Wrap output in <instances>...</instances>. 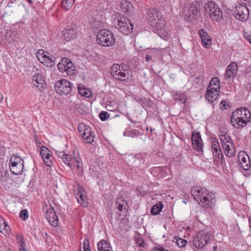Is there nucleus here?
<instances>
[{"label": "nucleus", "mask_w": 251, "mask_h": 251, "mask_svg": "<svg viewBox=\"0 0 251 251\" xmlns=\"http://www.w3.org/2000/svg\"><path fill=\"white\" fill-rule=\"evenodd\" d=\"M120 66L118 64H114L111 68L110 73L114 77V75L117 74V73L120 70Z\"/></svg>", "instance_id": "obj_42"}, {"label": "nucleus", "mask_w": 251, "mask_h": 251, "mask_svg": "<svg viewBox=\"0 0 251 251\" xmlns=\"http://www.w3.org/2000/svg\"><path fill=\"white\" fill-rule=\"evenodd\" d=\"M9 166L12 174L20 175L23 171L24 160L22 158H10Z\"/></svg>", "instance_id": "obj_8"}, {"label": "nucleus", "mask_w": 251, "mask_h": 251, "mask_svg": "<svg viewBox=\"0 0 251 251\" xmlns=\"http://www.w3.org/2000/svg\"><path fill=\"white\" fill-rule=\"evenodd\" d=\"M208 192V190L206 188L203 187L202 188L200 186H196L192 188L191 193L193 196L194 200L197 201L201 200V198H202L206 193Z\"/></svg>", "instance_id": "obj_12"}, {"label": "nucleus", "mask_w": 251, "mask_h": 251, "mask_svg": "<svg viewBox=\"0 0 251 251\" xmlns=\"http://www.w3.org/2000/svg\"><path fill=\"white\" fill-rule=\"evenodd\" d=\"M199 35L201 39L203 46L206 48H209L211 43V39L210 38L207 32L203 29H201L199 31Z\"/></svg>", "instance_id": "obj_17"}, {"label": "nucleus", "mask_w": 251, "mask_h": 251, "mask_svg": "<svg viewBox=\"0 0 251 251\" xmlns=\"http://www.w3.org/2000/svg\"><path fill=\"white\" fill-rule=\"evenodd\" d=\"M117 203L118 204L117 208L119 211H122L124 209H126V207L127 204L125 201H122L120 202L117 201Z\"/></svg>", "instance_id": "obj_43"}, {"label": "nucleus", "mask_w": 251, "mask_h": 251, "mask_svg": "<svg viewBox=\"0 0 251 251\" xmlns=\"http://www.w3.org/2000/svg\"><path fill=\"white\" fill-rule=\"evenodd\" d=\"M9 178V173L6 170L0 169V182H6Z\"/></svg>", "instance_id": "obj_36"}, {"label": "nucleus", "mask_w": 251, "mask_h": 251, "mask_svg": "<svg viewBox=\"0 0 251 251\" xmlns=\"http://www.w3.org/2000/svg\"><path fill=\"white\" fill-rule=\"evenodd\" d=\"M114 78L118 80L125 81L127 79L128 77L125 72H122L120 70L117 74L114 75Z\"/></svg>", "instance_id": "obj_35"}, {"label": "nucleus", "mask_w": 251, "mask_h": 251, "mask_svg": "<svg viewBox=\"0 0 251 251\" xmlns=\"http://www.w3.org/2000/svg\"><path fill=\"white\" fill-rule=\"evenodd\" d=\"M48 213H49L48 222L50 224L51 226L54 227L57 226L59 222L58 217L56 213L52 208L50 209V211L48 210Z\"/></svg>", "instance_id": "obj_24"}, {"label": "nucleus", "mask_w": 251, "mask_h": 251, "mask_svg": "<svg viewBox=\"0 0 251 251\" xmlns=\"http://www.w3.org/2000/svg\"><path fill=\"white\" fill-rule=\"evenodd\" d=\"M76 30L73 27H67L62 32V37L67 42L75 39L76 37Z\"/></svg>", "instance_id": "obj_16"}, {"label": "nucleus", "mask_w": 251, "mask_h": 251, "mask_svg": "<svg viewBox=\"0 0 251 251\" xmlns=\"http://www.w3.org/2000/svg\"><path fill=\"white\" fill-rule=\"evenodd\" d=\"M93 132H91V129L88 126H84V130L82 134V137L84 141L87 143L90 144L93 141Z\"/></svg>", "instance_id": "obj_22"}, {"label": "nucleus", "mask_w": 251, "mask_h": 251, "mask_svg": "<svg viewBox=\"0 0 251 251\" xmlns=\"http://www.w3.org/2000/svg\"><path fill=\"white\" fill-rule=\"evenodd\" d=\"M223 150L227 157H232L235 154V148L232 143L227 145H224Z\"/></svg>", "instance_id": "obj_27"}, {"label": "nucleus", "mask_w": 251, "mask_h": 251, "mask_svg": "<svg viewBox=\"0 0 251 251\" xmlns=\"http://www.w3.org/2000/svg\"><path fill=\"white\" fill-rule=\"evenodd\" d=\"M211 149L213 154V157H223L220 144L216 138L211 139Z\"/></svg>", "instance_id": "obj_18"}, {"label": "nucleus", "mask_w": 251, "mask_h": 251, "mask_svg": "<svg viewBox=\"0 0 251 251\" xmlns=\"http://www.w3.org/2000/svg\"><path fill=\"white\" fill-rule=\"evenodd\" d=\"M84 188L83 187L78 185V192L76 194V199L78 202H79L83 207L87 206L86 203L84 201V200L86 198V196L84 195Z\"/></svg>", "instance_id": "obj_23"}, {"label": "nucleus", "mask_w": 251, "mask_h": 251, "mask_svg": "<svg viewBox=\"0 0 251 251\" xmlns=\"http://www.w3.org/2000/svg\"><path fill=\"white\" fill-rule=\"evenodd\" d=\"M249 14V10L246 6L239 4L236 7V10L234 11L235 18L241 21H245L247 19Z\"/></svg>", "instance_id": "obj_11"}, {"label": "nucleus", "mask_w": 251, "mask_h": 251, "mask_svg": "<svg viewBox=\"0 0 251 251\" xmlns=\"http://www.w3.org/2000/svg\"><path fill=\"white\" fill-rule=\"evenodd\" d=\"M5 37L8 42L10 43L15 40L17 38V34L15 32L9 31L7 32Z\"/></svg>", "instance_id": "obj_39"}, {"label": "nucleus", "mask_w": 251, "mask_h": 251, "mask_svg": "<svg viewBox=\"0 0 251 251\" xmlns=\"http://www.w3.org/2000/svg\"><path fill=\"white\" fill-rule=\"evenodd\" d=\"M217 158V161L218 162H220L221 164H223L224 160V158L221 157V158ZM217 165H219V162L217 163Z\"/></svg>", "instance_id": "obj_59"}, {"label": "nucleus", "mask_w": 251, "mask_h": 251, "mask_svg": "<svg viewBox=\"0 0 251 251\" xmlns=\"http://www.w3.org/2000/svg\"><path fill=\"white\" fill-rule=\"evenodd\" d=\"M74 158L75 159V162H76L77 167L79 169V168H80L81 167V165H80V164L79 163V161H78V159H80V158Z\"/></svg>", "instance_id": "obj_60"}, {"label": "nucleus", "mask_w": 251, "mask_h": 251, "mask_svg": "<svg viewBox=\"0 0 251 251\" xmlns=\"http://www.w3.org/2000/svg\"><path fill=\"white\" fill-rule=\"evenodd\" d=\"M237 68V64L234 62H231L227 68L225 77L226 78L234 77L236 74Z\"/></svg>", "instance_id": "obj_20"}, {"label": "nucleus", "mask_w": 251, "mask_h": 251, "mask_svg": "<svg viewBox=\"0 0 251 251\" xmlns=\"http://www.w3.org/2000/svg\"><path fill=\"white\" fill-rule=\"evenodd\" d=\"M220 141L221 142H230V138L229 136L227 135L226 134L223 135H220Z\"/></svg>", "instance_id": "obj_47"}, {"label": "nucleus", "mask_w": 251, "mask_h": 251, "mask_svg": "<svg viewBox=\"0 0 251 251\" xmlns=\"http://www.w3.org/2000/svg\"><path fill=\"white\" fill-rule=\"evenodd\" d=\"M75 2V0H63L62 1V7L65 10L71 8Z\"/></svg>", "instance_id": "obj_37"}, {"label": "nucleus", "mask_w": 251, "mask_h": 251, "mask_svg": "<svg viewBox=\"0 0 251 251\" xmlns=\"http://www.w3.org/2000/svg\"><path fill=\"white\" fill-rule=\"evenodd\" d=\"M204 13L206 17L217 22L223 20V12L218 5L214 1L206 2L204 5Z\"/></svg>", "instance_id": "obj_1"}, {"label": "nucleus", "mask_w": 251, "mask_h": 251, "mask_svg": "<svg viewBox=\"0 0 251 251\" xmlns=\"http://www.w3.org/2000/svg\"><path fill=\"white\" fill-rule=\"evenodd\" d=\"M137 243L140 246V247H144L145 245L144 241L142 238H139L137 240Z\"/></svg>", "instance_id": "obj_54"}, {"label": "nucleus", "mask_w": 251, "mask_h": 251, "mask_svg": "<svg viewBox=\"0 0 251 251\" xmlns=\"http://www.w3.org/2000/svg\"><path fill=\"white\" fill-rule=\"evenodd\" d=\"M57 67L60 72L66 73L68 75L71 76L75 74L76 69L72 62L65 66H62L61 64H57Z\"/></svg>", "instance_id": "obj_15"}, {"label": "nucleus", "mask_w": 251, "mask_h": 251, "mask_svg": "<svg viewBox=\"0 0 251 251\" xmlns=\"http://www.w3.org/2000/svg\"><path fill=\"white\" fill-rule=\"evenodd\" d=\"M236 116L238 117L237 125H243L246 126L247 123L250 121L251 118V114L250 111L245 107H241L237 109L233 112Z\"/></svg>", "instance_id": "obj_7"}, {"label": "nucleus", "mask_w": 251, "mask_h": 251, "mask_svg": "<svg viewBox=\"0 0 251 251\" xmlns=\"http://www.w3.org/2000/svg\"><path fill=\"white\" fill-rule=\"evenodd\" d=\"M45 51L43 50H39L36 52V56L40 62L47 66V55L45 54Z\"/></svg>", "instance_id": "obj_29"}, {"label": "nucleus", "mask_w": 251, "mask_h": 251, "mask_svg": "<svg viewBox=\"0 0 251 251\" xmlns=\"http://www.w3.org/2000/svg\"><path fill=\"white\" fill-rule=\"evenodd\" d=\"M219 92L220 89L207 87L205 97L209 102H213L218 98Z\"/></svg>", "instance_id": "obj_19"}, {"label": "nucleus", "mask_w": 251, "mask_h": 251, "mask_svg": "<svg viewBox=\"0 0 251 251\" xmlns=\"http://www.w3.org/2000/svg\"><path fill=\"white\" fill-rule=\"evenodd\" d=\"M199 5L195 1L191 3L189 7L184 10V19L189 22H194L198 19L200 12Z\"/></svg>", "instance_id": "obj_4"}, {"label": "nucleus", "mask_w": 251, "mask_h": 251, "mask_svg": "<svg viewBox=\"0 0 251 251\" xmlns=\"http://www.w3.org/2000/svg\"><path fill=\"white\" fill-rule=\"evenodd\" d=\"M223 150L227 157H232L235 154V148L232 143L227 145H224Z\"/></svg>", "instance_id": "obj_26"}, {"label": "nucleus", "mask_w": 251, "mask_h": 251, "mask_svg": "<svg viewBox=\"0 0 251 251\" xmlns=\"http://www.w3.org/2000/svg\"><path fill=\"white\" fill-rule=\"evenodd\" d=\"M244 37L247 39V40L249 42L251 40V34H249L248 33H245L244 34Z\"/></svg>", "instance_id": "obj_56"}, {"label": "nucleus", "mask_w": 251, "mask_h": 251, "mask_svg": "<svg viewBox=\"0 0 251 251\" xmlns=\"http://www.w3.org/2000/svg\"><path fill=\"white\" fill-rule=\"evenodd\" d=\"M151 57L149 55V54H147L146 56V61H149L151 60Z\"/></svg>", "instance_id": "obj_64"}, {"label": "nucleus", "mask_w": 251, "mask_h": 251, "mask_svg": "<svg viewBox=\"0 0 251 251\" xmlns=\"http://www.w3.org/2000/svg\"><path fill=\"white\" fill-rule=\"evenodd\" d=\"M239 162L240 168L244 170H249L251 166L250 158H241V160H239Z\"/></svg>", "instance_id": "obj_30"}, {"label": "nucleus", "mask_w": 251, "mask_h": 251, "mask_svg": "<svg viewBox=\"0 0 251 251\" xmlns=\"http://www.w3.org/2000/svg\"><path fill=\"white\" fill-rule=\"evenodd\" d=\"M47 206V205L46 204L45 202L43 205V209L44 211V213L45 214V217L47 219V209H45V206Z\"/></svg>", "instance_id": "obj_57"}, {"label": "nucleus", "mask_w": 251, "mask_h": 251, "mask_svg": "<svg viewBox=\"0 0 251 251\" xmlns=\"http://www.w3.org/2000/svg\"><path fill=\"white\" fill-rule=\"evenodd\" d=\"M210 234L205 230L199 231L194 237L193 243L196 248H203L209 242Z\"/></svg>", "instance_id": "obj_6"}, {"label": "nucleus", "mask_w": 251, "mask_h": 251, "mask_svg": "<svg viewBox=\"0 0 251 251\" xmlns=\"http://www.w3.org/2000/svg\"><path fill=\"white\" fill-rule=\"evenodd\" d=\"M115 21L117 24L115 25L121 32L125 34H128L132 32L133 25L130 20L122 14L117 13L115 15Z\"/></svg>", "instance_id": "obj_2"}, {"label": "nucleus", "mask_w": 251, "mask_h": 251, "mask_svg": "<svg viewBox=\"0 0 251 251\" xmlns=\"http://www.w3.org/2000/svg\"><path fill=\"white\" fill-rule=\"evenodd\" d=\"M97 41L103 47L112 46L115 42V39L113 33L106 29H102L98 33Z\"/></svg>", "instance_id": "obj_3"}, {"label": "nucleus", "mask_w": 251, "mask_h": 251, "mask_svg": "<svg viewBox=\"0 0 251 251\" xmlns=\"http://www.w3.org/2000/svg\"><path fill=\"white\" fill-rule=\"evenodd\" d=\"M3 232H4V231L7 232L9 230H10V227L8 226V225L6 223L5 221L4 224H3Z\"/></svg>", "instance_id": "obj_52"}, {"label": "nucleus", "mask_w": 251, "mask_h": 251, "mask_svg": "<svg viewBox=\"0 0 251 251\" xmlns=\"http://www.w3.org/2000/svg\"><path fill=\"white\" fill-rule=\"evenodd\" d=\"M32 81L34 85L38 87L41 92H43L47 88L46 78L42 74L37 73L34 75L32 76Z\"/></svg>", "instance_id": "obj_10"}, {"label": "nucleus", "mask_w": 251, "mask_h": 251, "mask_svg": "<svg viewBox=\"0 0 251 251\" xmlns=\"http://www.w3.org/2000/svg\"><path fill=\"white\" fill-rule=\"evenodd\" d=\"M156 251H169L166 250L164 247H160L159 248H157L156 249Z\"/></svg>", "instance_id": "obj_63"}, {"label": "nucleus", "mask_w": 251, "mask_h": 251, "mask_svg": "<svg viewBox=\"0 0 251 251\" xmlns=\"http://www.w3.org/2000/svg\"><path fill=\"white\" fill-rule=\"evenodd\" d=\"M238 121V117L236 116V115L233 112L230 117V122L232 125L236 128H242L244 127L243 125H237Z\"/></svg>", "instance_id": "obj_33"}, {"label": "nucleus", "mask_w": 251, "mask_h": 251, "mask_svg": "<svg viewBox=\"0 0 251 251\" xmlns=\"http://www.w3.org/2000/svg\"><path fill=\"white\" fill-rule=\"evenodd\" d=\"M53 85L56 93L60 95L70 94L73 88L72 83L66 79L56 81Z\"/></svg>", "instance_id": "obj_5"}, {"label": "nucleus", "mask_w": 251, "mask_h": 251, "mask_svg": "<svg viewBox=\"0 0 251 251\" xmlns=\"http://www.w3.org/2000/svg\"><path fill=\"white\" fill-rule=\"evenodd\" d=\"M174 99L178 100L180 103L184 104L186 101V96L182 93L176 92L174 95Z\"/></svg>", "instance_id": "obj_32"}, {"label": "nucleus", "mask_w": 251, "mask_h": 251, "mask_svg": "<svg viewBox=\"0 0 251 251\" xmlns=\"http://www.w3.org/2000/svg\"><path fill=\"white\" fill-rule=\"evenodd\" d=\"M71 62H72L69 59L66 57H63L61 59L60 61L58 63V64H61L62 66L64 67L68 65V64H70Z\"/></svg>", "instance_id": "obj_45"}, {"label": "nucleus", "mask_w": 251, "mask_h": 251, "mask_svg": "<svg viewBox=\"0 0 251 251\" xmlns=\"http://www.w3.org/2000/svg\"><path fill=\"white\" fill-rule=\"evenodd\" d=\"M223 150L227 157H232L235 154V148L232 143L227 145H224Z\"/></svg>", "instance_id": "obj_28"}, {"label": "nucleus", "mask_w": 251, "mask_h": 251, "mask_svg": "<svg viewBox=\"0 0 251 251\" xmlns=\"http://www.w3.org/2000/svg\"><path fill=\"white\" fill-rule=\"evenodd\" d=\"M209 88L220 89V80L217 77H213L211 79L208 86Z\"/></svg>", "instance_id": "obj_34"}, {"label": "nucleus", "mask_w": 251, "mask_h": 251, "mask_svg": "<svg viewBox=\"0 0 251 251\" xmlns=\"http://www.w3.org/2000/svg\"><path fill=\"white\" fill-rule=\"evenodd\" d=\"M78 90L79 93L85 97L89 98V95H90V93L91 92L89 89L85 88L84 87L81 88L80 86H79L78 88Z\"/></svg>", "instance_id": "obj_40"}, {"label": "nucleus", "mask_w": 251, "mask_h": 251, "mask_svg": "<svg viewBox=\"0 0 251 251\" xmlns=\"http://www.w3.org/2000/svg\"><path fill=\"white\" fill-rule=\"evenodd\" d=\"M140 131L137 129H132L128 131H126L124 132V135L125 136L131 137L132 138L139 135Z\"/></svg>", "instance_id": "obj_38"}, {"label": "nucleus", "mask_w": 251, "mask_h": 251, "mask_svg": "<svg viewBox=\"0 0 251 251\" xmlns=\"http://www.w3.org/2000/svg\"><path fill=\"white\" fill-rule=\"evenodd\" d=\"M163 207L164 205L162 201H159L152 206L151 210V214L153 215H157L161 212Z\"/></svg>", "instance_id": "obj_31"}, {"label": "nucleus", "mask_w": 251, "mask_h": 251, "mask_svg": "<svg viewBox=\"0 0 251 251\" xmlns=\"http://www.w3.org/2000/svg\"><path fill=\"white\" fill-rule=\"evenodd\" d=\"M149 22L150 23L151 25L157 30H161L164 28L165 25L164 20L161 18H158V16H157V19L155 18L154 16H150L149 18Z\"/></svg>", "instance_id": "obj_14"}, {"label": "nucleus", "mask_w": 251, "mask_h": 251, "mask_svg": "<svg viewBox=\"0 0 251 251\" xmlns=\"http://www.w3.org/2000/svg\"><path fill=\"white\" fill-rule=\"evenodd\" d=\"M5 223V220L4 219L1 217H0V232L3 233V224Z\"/></svg>", "instance_id": "obj_51"}, {"label": "nucleus", "mask_w": 251, "mask_h": 251, "mask_svg": "<svg viewBox=\"0 0 251 251\" xmlns=\"http://www.w3.org/2000/svg\"><path fill=\"white\" fill-rule=\"evenodd\" d=\"M97 246L99 251H111L112 250L110 243L104 240L98 242Z\"/></svg>", "instance_id": "obj_25"}, {"label": "nucleus", "mask_w": 251, "mask_h": 251, "mask_svg": "<svg viewBox=\"0 0 251 251\" xmlns=\"http://www.w3.org/2000/svg\"><path fill=\"white\" fill-rule=\"evenodd\" d=\"M59 153L61 154H57L58 157H67L68 154L67 153H65L63 152H59Z\"/></svg>", "instance_id": "obj_58"}, {"label": "nucleus", "mask_w": 251, "mask_h": 251, "mask_svg": "<svg viewBox=\"0 0 251 251\" xmlns=\"http://www.w3.org/2000/svg\"><path fill=\"white\" fill-rule=\"evenodd\" d=\"M176 240V243L179 248H183L185 247L187 243V241L180 238H175Z\"/></svg>", "instance_id": "obj_41"}, {"label": "nucleus", "mask_w": 251, "mask_h": 251, "mask_svg": "<svg viewBox=\"0 0 251 251\" xmlns=\"http://www.w3.org/2000/svg\"><path fill=\"white\" fill-rule=\"evenodd\" d=\"M20 217L23 220H25L28 218V212L26 210H23L20 214Z\"/></svg>", "instance_id": "obj_49"}, {"label": "nucleus", "mask_w": 251, "mask_h": 251, "mask_svg": "<svg viewBox=\"0 0 251 251\" xmlns=\"http://www.w3.org/2000/svg\"><path fill=\"white\" fill-rule=\"evenodd\" d=\"M17 241L19 244L20 247L25 246L24 237L21 235H17Z\"/></svg>", "instance_id": "obj_46"}, {"label": "nucleus", "mask_w": 251, "mask_h": 251, "mask_svg": "<svg viewBox=\"0 0 251 251\" xmlns=\"http://www.w3.org/2000/svg\"><path fill=\"white\" fill-rule=\"evenodd\" d=\"M62 159L65 163H67L70 166V163L68 162L71 161L72 158H62Z\"/></svg>", "instance_id": "obj_55"}, {"label": "nucleus", "mask_w": 251, "mask_h": 251, "mask_svg": "<svg viewBox=\"0 0 251 251\" xmlns=\"http://www.w3.org/2000/svg\"><path fill=\"white\" fill-rule=\"evenodd\" d=\"M39 151L41 157H43L47 154V147L44 146H42L40 148Z\"/></svg>", "instance_id": "obj_48"}, {"label": "nucleus", "mask_w": 251, "mask_h": 251, "mask_svg": "<svg viewBox=\"0 0 251 251\" xmlns=\"http://www.w3.org/2000/svg\"><path fill=\"white\" fill-rule=\"evenodd\" d=\"M120 7L123 12L128 15H130L133 11V6L132 3L127 0H123L120 3Z\"/></svg>", "instance_id": "obj_21"}, {"label": "nucleus", "mask_w": 251, "mask_h": 251, "mask_svg": "<svg viewBox=\"0 0 251 251\" xmlns=\"http://www.w3.org/2000/svg\"><path fill=\"white\" fill-rule=\"evenodd\" d=\"M245 155L249 157V154L246 151H242L239 152L237 157H244Z\"/></svg>", "instance_id": "obj_53"}, {"label": "nucleus", "mask_w": 251, "mask_h": 251, "mask_svg": "<svg viewBox=\"0 0 251 251\" xmlns=\"http://www.w3.org/2000/svg\"><path fill=\"white\" fill-rule=\"evenodd\" d=\"M215 195L214 194L210 192L206 193L202 198H201L200 202L199 203H201V205L205 208H211L215 202Z\"/></svg>", "instance_id": "obj_9"}, {"label": "nucleus", "mask_w": 251, "mask_h": 251, "mask_svg": "<svg viewBox=\"0 0 251 251\" xmlns=\"http://www.w3.org/2000/svg\"><path fill=\"white\" fill-rule=\"evenodd\" d=\"M100 120L102 121H105L109 116V114L106 111H101L99 114Z\"/></svg>", "instance_id": "obj_44"}, {"label": "nucleus", "mask_w": 251, "mask_h": 251, "mask_svg": "<svg viewBox=\"0 0 251 251\" xmlns=\"http://www.w3.org/2000/svg\"><path fill=\"white\" fill-rule=\"evenodd\" d=\"M84 251H91L89 249V241L88 240H85L83 242Z\"/></svg>", "instance_id": "obj_50"}, {"label": "nucleus", "mask_w": 251, "mask_h": 251, "mask_svg": "<svg viewBox=\"0 0 251 251\" xmlns=\"http://www.w3.org/2000/svg\"><path fill=\"white\" fill-rule=\"evenodd\" d=\"M191 141L193 148L197 151H201L203 143L200 132H193L191 136Z\"/></svg>", "instance_id": "obj_13"}, {"label": "nucleus", "mask_w": 251, "mask_h": 251, "mask_svg": "<svg viewBox=\"0 0 251 251\" xmlns=\"http://www.w3.org/2000/svg\"><path fill=\"white\" fill-rule=\"evenodd\" d=\"M55 64V62L48 61V67H51Z\"/></svg>", "instance_id": "obj_62"}, {"label": "nucleus", "mask_w": 251, "mask_h": 251, "mask_svg": "<svg viewBox=\"0 0 251 251\" xmlns=\"http://www.w3.org/2000/svg\"><path fill=\"white\" fill-rule=\"evenodd\" d=\"M48 61L55 62V58L52 55L51 57H50V56H48Z\"/></svg>", "instance_id": "obj_61"}]
</instances>
